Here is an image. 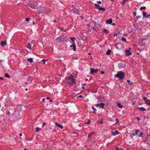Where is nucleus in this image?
Segmentation results:
<instances>
[{"label": "nucleus", "mask_w": 150, "mask_h": 150, "mask_svg": "<svg viewBox=\"0 0 150 150\" xmlns=\"http://www.w3.org/2000/svg\"><path fill=\"white\" fill-rule=\"evenodd\" d=\"M66 79L68 83L71 84V85L74 84L76 83L75 81V80L74 78V76L72 75H71L69 76Z\"/></svg>", "instance_id": "nucleus-1"}, {"label": "nucleus", "mask_w": 150, "mask_h": 150, "mask_svg": "<svg viewBox=\"0 0 150 150\" xmlns=\"http://www.w3.org/2000/svg\"><path fill=\"white\" fill-rule=\"evenodd\" d=\"M125 76V73L122 71L118 72L117 73L114 75L115 77H118L121 79H123Z\"/></svg>", "instance_id": "nucleus-2"}, {"label": "nucleus", "mask_w": 150, "mask_h": 150, "mask_svg": "<svg viewBox=\"0 0 150 150\" xmlns=\"http://www.w3.org/2000/svg\"><path fill=\"white\" fill-rule=\"evenodd\" d=\"M27 5L29 7L32 9H35V3L32 1L28 2L27 3Z\"/></svg>", "instance_id": "nucleus-3"}, {"label": "nucleus", "mask_w": 150, "mask_h": 150, "mask_svg": "<svg viewBox=\"0 0 150 150\" xmlns=\"http://www.w3.org/2000/svg\"><path fill=\"white\" fill-rule=\"evenodd\" d=\"M126 64L125 63H120L118 64V67L120 69H123L125 67Z\"/></svg>", "instance_id": "nucleus-4"}, {"label": "nucleus", "mask_w": 150, "mask_h": 150, "mask_svg": "<svg viewBox=\"0 0 150 150\" xmlns=\"http://www.w3.org/2000/svg\"><path fill=\"white\" fill-rule=\"evenodd\" d=\"M136 131V134L137 135H138V137H142L143 133L142 132H141L138 129H136L135 130Z\"/></svg>", "instance_id": "nucleus-5"}, {"label": "nucleus", "mask_w": 150, "mask_h": 150, "mask_svg": "<svg viewBox=\"0 0 150 150\" xmlns=\"http://www.w3.org/2000/svg\"><path fill=\"white\" fill-rule=\"evenodd\" d=\"M98 70L97 69H94L93 68L90 69V73L91 74H94L98 72Z\"/></svg>", "instance_id": "nucleus-6"}, {"label": "nucleus", "mask_w": 150, "mask_h": 150, "mask_svg": "<svg viewBox=\"0 0 150 150\" xmlns=\"http://www.w3.org/2000/svg\"><path fill=\"white\" fill-rule=\"evenodd\" d=\"M57 39L58 40V42H60L64 40V36L62 35L57 38Z\"/></svg>", "instance_id": "nucleus-7"}, {"label": "nucleus", "mask_w": 150, "mask_h": 150, "mask_svg": "<svg viewBox=\"0 0 150 150\" xmlns=\"http://www.w3.org/2000/svg\"><path fill=\"white\" fill-rule=\"evenodd\" d=\"M115 48L119 50L121 47V45L119 43H116L115 45Z\"/></svg>", "instance_id": "nucleus-8"}, {"label": "nucleus", "mask_w": 150, "mask_h": 150, "mask_svg": "<svg viewBox=\"0 0 150 150\" xmlns=\"http://www.w3.org/2000/svg\"><path fill=\"white\" fill-rule=\"evenodd\" d=\"M125 55L126 56L130 55L132 54V52L128 50H125Z\"/></svg>", "instance_id": "nucleus-9"}, {"label": "nucleus", "mask_w": 150, "mask_h": 150, "mask_svg": "<svg viewBox=\"0 0 150 150\" xmlns=\"http://www.w3.org/2000/svg\"><path fill=\"white\" fill-rule=\"evenodd\" d=\"M72 6L73 11L78 14L79 15V11L76 8H75L74 7H73V6Z\"/></svg>", "instance_id": "nucleus-10"}, {"label": "nucleus", "mask_w": 150, "mask_h": 150, "mask_svg": "<svg viewBox=\"0 0 150 150\" xmlns=\"http://www.w3.org/2000/svg\"><path fill=\"white\" fill-rule=\"evenodd\" d=\"M106 24H107L111 25L112 23V20L111 19L108 20L106 21Z\"/></svg>", "instance_id": "nucleus-11"}, {"label": "nucleus", "mask_w": 150, "mask_h": 150, "mask_svg": "<svg viewBox=\"0 0 150 150\" xmlns=\"http://www.w3.org/2000/svg\"><path fill=\"white\" fill-rule=\"evenodd\" d=\"M33 79V77L31 76H28L27 79V81H31Z\"/></svg>", "instance_id": "nucleus-12"}, {"label": "nucleus", "mask_w": 150, "mask_h": 150, "mask_svg": "<svg viewBox=\"0 0 150 150\" xmlns=\"http://www.w3.org/2000/svg\"><path fill=\"white\" fill-rule=\"evenodd\" d=\"M70 39L71 40V42H72V45L75 44V42L74 40H76V39L75 38H73L72 37H70Z\"/></svg>", "instance_id": "nucleus-13"}, {"label": "nucleus", "mask_w": 150, "mask_h": 150, "mask_svg": "<svg viewBox=\"0 0 150 150\" xmlns=\"http://www.w3.org/2000/svg\"><path fill=\"white\" fill-rule=\"evenodd\" d=\"M55 125L58 127L60 128L61 129H62L63 127V126L62 125L59 124L57 122H56Z\"/></svg>", "instance_id": "nucleus-14"}, {"label": "nucleus", "mask_w": 150, "mask_h": 150, "mask_svg": "<svg viewBox=\"0 0 150 150\" xmlns=\"http://www.w3.org/2000/svg\"><path fill=\"white\" fill-rule=\"evenodd\" d=\"M112 133L113 135L115 136L119 134V132L118 131L116 130L114 132L112 131Z\"/></svg>", "instance_id": "nucleus-15"}, {"label": "nucleus", "mask_w": 150, "mask_h": 150, "mask_svg": "<svg viewBox=\"0 0 150 150\" xmlns=\"http://www.w3.org/2000/svg\"><path fill=\"white\" fill-rule=\"evenodd\" d=\"M70 47H72V49L73 51H75L76 50V45H72L70 46Z\"/></svg>", "instance_id": "nucleus-16"}, {"label": "nucleus", "mask_w": 150, "mask_h": 150, "mask_svg": "<svg viewBox=\"0 0 150 150\" xmlns=\"http://www.w3.org/2000/svg\"><path fill=\"white\" fill-rule=\"evenodd\" d=\"M117 106H118L119 108H122L123 107V105H122L119 102H117Z\"/></svg>", "instance_id": "nucleus-17"}, {"label": "nucleus", "mask_w": 150, "mask_h": 150, "mask_svg": "<svg viewBox=\"0 0 150 150\" xmlns=\"http://www.w3.org/2000/svg\"><path fill=\"white\" fill-rule=\"evenodd\" d=\"M137 108L139 110H140L142 111H144L146 110V109L144 108L143 107H137Z\"/></svg>", "instance_id": "nucleus-18"}, {"label": "nucleus", "mask_w": 150, "mask_h": 150, "mask_svg": "<svg viewBox=\"0 0 150 150\" xmlns=\"http://www.w3.org/2000/svg\"><path fill=\"white\" fill-rule=\"evenodd\" d=\"M6 44V42L4 41H2L1 42V45L3 46Z\"/></svg>", "instance_id": "nucleus-19"}, {"label": "nucleus", "mask_w": 150, "mask_h": 150, "mask_svg": "<svg viewBox=\"0 0 150 150\" xmlns=\"http://www.w3.org/2000/svg\"><path fill=\"white\" fill-rule=\"evenodd\" d=\"M105 105V104H104L103 103H101L100 104V105L99 106L100 107L103 109L104 108V105Z\"/></svg>", "instance_id": "nucleus-20"}, {"label": "nucleus", "mask_w": 150, "mask_h": 150, "mask_svg": "<svg viewBox=\"0 0 150 150\" xmlns=\"http://www.w3.org/2000/svg\"><path fill=\"white\" fill-rule=\"evenodd\" d=\"M145 103L148 105H150V100L149 99H147L145 100Z\"/></svg>", "instance_id": "nucleus-21"}, {"label": "nucleus", "mask_w": 150, "mask_h": 150, "mask_svg": "<svg viewBox=\"0 0 150 150\" xmlns=\"http://www.w3.org/2000/svg\"><path fill=\"white\" fill-rule=\"evenodd\" d=\"M92 109L93 110V113L94 114H96V109L93 106L92 107Z\"/></svg>", "instance_id": "nucleus-22"}, {"label": "nucleus", "mask_w": 150, "mask_h": 150, "mask_svg": "<svg viewBox=\"0 0 150 150\" xmlns=\"http://www.w3.org/2000/svg\"><path fill=\"white\" fill-rule=\"evenodd\" d=\"M99 10H101V11H105V8H102L101 7H99L98 8V9Z\"/></svg>", "instance_id": "nucleus-23"}, {"label": "nucleus", "mask_w": 150, "mask_h": 150, "mask_svg": "<svg viewBox=\"0 0 150 150\" xmlns=\"http://www.w3.org/2000/svg\"><path fill=\"white\" fill-rule=\"evenodd\" d=\"M111 53V50H108L106 52V54L108 55H109Z\"/></svg>", "instance_id": "nucleus-24"}, {"label": "nucleus", "mask_w": 150, "mask_h": 150, "mask_svg": "<svg viewBox=\"0 0 150 150\" xmlns=\"http://www.w3.org/2000/svg\"><path fill=\"white\" fill-rule=\"evenodd\" d=\"M27 48L29 49L30 50H31V45L30 43L28 44V45L27 46Z\"/></svg>", "instance_id": "nucleus-25"}, {"label": "nucleus", "mask_w": 150, "mask_h": 150, "mask_svg": "<svg viewBox=\"0 0 150 150\" xmlns=\"http://www.w3.org/2000/svg\"><path fill=\"white\" fill-rule=\"evenodd\" d=\"M103 32L106 33H109V31L106 29H104L103 30Z\"/></svg>", "instance_id": "nucleus-26"}, {"label": "nucleus", "mask_w": 150, "mask_h": 150, "mask_svg": "<svg viewBox=\"0 0 150 150\" xmlns=\"http://www.w3.org/2000/svg\"><path fill=\"white\" fill-rule=\"evenodd\" d=\"M147 144L148 145H150V138H148L147 141Z\"/></svg>", "instance_id": "nucleus-27"}, {"label": "nucleus", "mask_w": 150, "mask_h": 150, "mask_svg": "<svg viewBox=\"0 0 150 150\" xmlns=\"http://www.w3.org/2000/svg\"><path fill=\"white\" fill-rule=\"evenodd\" d=\"M28 61L30 62V63H32L33 62V59L32 58H30L28 59Z\"/></svg>", "instance_id": "nucleus-28"}, {"label": "nucleus", "mask_w": 150, "mask_h": 150, "mask_svg": "<svg viewBox=\"0 0 150 150\" xmlns=\"http://www.w3.org/2000/svg\"><path fill=\"white\" fill-rule=\"evenodd\" d=\"M4 75H5V76L6 77H8V78H9L10 77V75H9L8 74V73L5 74Z\"/></svg>", "instance_id": "nucleus-29"}, {"label": "nucleus", "mask_w": 150, "mask_h": 150, "mask_svg": "<svg viewBox=\"0 0 150 150\" xmlns=\"http://www.w3.org/2000/svg\"><path fill=\"white\" fill-rule=\"evenodd\" d=\"M41 129L40 128H39L38 127H37L35 128V131L37 132H38L39 131L40 129Z\"/></svg>", "instance_id": "nucleus-30"}, {"label": "nucleus", "mask_w": 150, "mask_h": 150, "mask_svg": "<svg viewBox=\"0 0 150 150\" xmlns=\"http://www.w3.org/2000/svg\"><path fill=\"white\" fill-rule=\"evenodd\" d=\"M121 40L123 42H125L126 41V38L122 37L121 38Z\"/></svg>", "instance_id": "nucleus-31"}, {"label": "nucleus", "mask_w": 150, "mask_h": 150, "mask_svg": "<svg viewBox=\"0 0 150 150\" xmlns=\"http://www.w3.org/2000/svg\"><path fill=\"white\" fill-rule=\"evenodd\" d=\"M146 8V7L145 6H144V7H140V9L141 10H143V9H145Z\"/></svg>", "instance_id": "nucleus-32"}, {"label": "nucleus", "mask_w": 150, "mask_h": 150, "mask_svg": "<svg viewBox=\"0 0 150 150\" xmlns=\"http://www.w3.org/2000/svg\"><path fill=\"white\" fill-rule=\"evenodd\" d=\"M95 6L96 7V8L97 9H98V8L99 7H100V6L98 5H97L96 4H95Z\"/></svg>", "instance_id": "nucleus-33"}, {"label": "nucleus", "mask_w": 150, "mask_h": 150, "mask_svg": "<svg viewBox=\"0 0 150 150\" xmlns=\"http://www.w3.org/2000/svg\"><path fill=\"white\" fill-rule=\"evenodd\" d=\"M116 150H122V148H119L117 146L116 148Z\"/></svg>", "instance_id": "nucleus-34"}, {"label": "nucleus", "mask_w": 150, "mask_h": 150, "mask_svg": "<svg viewBox=\"0 0 150 150\" xmlns=\"http://www.w3.org/2000/svg\"><path fill=\"white\" fill-rule=\"evenodd\" d=\"M6 114L7 115H10V113L9 111L8 110H7L6 111Z\"/></svg>", "instance_id": "nucleus-35"}, {"label": "nucleus", "mask_w": 150, "mask_h": 150, "mask_svg": "<svg viewBox=\"0 0 150 150\" xmlns=\"http://www.w3.org/2000/svg\"><path fill=\"white\" fill-rule=\"evenodd\" d=\"M147 14V13L146 12H144V11L143 12V17H145V16H146V15Z\"/></svg>", "instance_id": "nucleus-36"}, {"label": "nucleus", "mask_w": 150, "mask_h": 150, "mask_svg": "<svg viewBox=\"0 0 150 150\" xmlns=\"http://www.w3.org/2000/svg\"><path fill=\"white\" fill-rule=\"evenodd\" d=\"M147 40V38H144L141 39V40L142 42H143L144 40Z\"/></svg>", "instance_id": "nucleus-37"}, {"label": "nucleus", "mask_w": 150, "mask_h": 150, "mask_svg": "<svg viewBox=\"0 0 150 150\" xmlns=\"http://www.w3.org/2000/svg\"><path fill=\"white\" fill-rule=\"evenodd\" d=\"M94 23V26H95L96 27V28L98 27V26L99 25V24H97L96 23Z\"/></svg>", "instance_id": "nucleus-38"}, {"label": "nucleus", "mask_w": 150, "mask_h": 150, "mask_svg": "<svg viewBox=\"0 0 150 150\" xmlns=\"http://www.w3.org/2000/svg\"><path fill=\"white\" fill-rule=\"evenodd\" d=\"M132 14L134 16H136V12L135 11L133 12Z\"/></svg>", "instance_id": "nucleus-39"}, {"label": "nucleus", "mask_w": 150, "mask_h": 150, "mask_svg": "<svg viewBox=\"0 0 150 150\" xmlns=\"http://www.w3.org/2000/svg\"><path fill=\"white\" fill-rule=\"evenodd\" d=\"M115 121L116 122V123H115V124H116L117 123H118V122H119V120L118 119H116Z\"/></svg>", "instance_id": "nucleus-40"}, {"label": "nucleus", "mask_w": 150, "mask_h": 150, "mask_svg": "<svg viewBox=\"0 0 150 150\" xmlns=\"http://www.w3.org/2000/svg\"><path fill=\"white\" fill-rule=\"evenodd\" d=\"M125 0H123V1H122V5H124L125 4Z\"/></svg>", "instance_id": "nucleus-41"}, {"label": "nucleus", "mask_w": 150, "mask_h": 150, "mask_svg": "<svg viewBox=\"0 0 150 150\" xmlns=\"http://www.w3.org/2000/svg\"><path fill=\"white\" fill-rule=\"evenodd\" d=\"M46 61V60L45 59H43L42 60V61L43 62V64H45V61Z\"/></svg>", "instance_id": "nucleus-42"}, {"label": "nucleus", "mask_w": 150, "mask_h": 150, "mask_svg": "<svg viewBox=\"0 0 150 150\" xmlns=\"http://www.w3.org/2000/svg\"><path fill=\"white\" fill-rule=\"evenodd\" d=\"M77 98H82V96L81 95H79V96H77Z\"/></svg>", "instance_id": "nucleus-43"}, {"label": "nucleus", "mask_w": 150, "mask_h": 150, "mask_svg": "<svg viewBox=\"0 0 150 150\" xmlns=\"http://www.w3.org/2000/svg\"><path fill=\"white\" fill-rule=\"evenodd\" d=\"M150 16V14H148L145 17L146 18H147Z\"/></svg>", "instance_id": "nucleus-44"}, {"label": "nucleus", "mask_w": 150, "mask_h": 150, "mask_svg": "<svg viewBox=\"0 0 150 150\" xmlns=\"http://www.w3.org/2000/svg\"><path fill=\"white\" fill-rule=\"evenodd\" d=\"M91 136H92V135L90 134H88V138H89L91 137Z\"/></svg>", "instance_id": "nucleus-45"}, {"label": "nucleus", "mask_w": 150, "mask_h": 150, "mask_svg": "<svg viewBox=\"0 0 150 150\" xmlns=\"http://www.w3.org/2000/svg\"><path fill=\"white\" fill-rule=\"evenodd\" d=\"M136 119L138 120H140V118L139 117H136Z\"/></svg>", "instance_id": "nucleus-46"}, {"label": "nucleus", "mask_w": 150, "mask_h": 150, "mask_svg": "<svg viewBox=\"0 0 150 150\" xmlns=\"http://www.w3.org/2000/svg\"><path fill=\"white\" fill-rule=\"evenodd\" d=\"M90 120H89L87 121V122L86 123V124H88L90 123Z\"/></svg>", "instance_id": "nucleus-47"}, {"label": "nucleus", "mask_w": 150, "mask_h": 150, "mask_svg": "<svg viewBox=\"0 0 150 150\" xmlns=\"http://www.w3.org/2000/svg\"><path fill=\"white\" fill-rule=\"evenodd\" d=\"M25 20L27 22L28 21H29V19L28 18H26Z\"/></svg>", "instance_id": "nucleus-48"}, {"label": "nucleus", "mask_w": 150, "mask_h": 150, "mask_svg": "<svg viewBox=\"0 0 150 150\" xmlns=\"http://www.w3.org/2000/svg\"><path fill=\"white\" fill-rule=\"evenodd\" d=\"M141 16H137V18H137V19H138L139 18H141Z\"/></svg>", "instance_id": "nucleus-49"}, {"label": "nucleus", "mask_w": 150, "mask_h": 150, "mask_svg": "<svg viewBox=\"0 0 150 150\" xmlns=\"http://www.w3.org/2000/svg\"><path fill=\"white\" fill-rule=\"evenodd\" d=\"M100 105V104L98 103L97 104H96V106L97 107H98V106H99Z\"/></svg>", "instance_id": "nucleus-50"}, {"label": "nucleus", "mask_w": 150, "mask_h": 150, "mask_svg": "<svg viewBox=\"0 0 150 150\" xmlns=\"http://www.w3.org/2000/svg\"><path fill=\"white\" fill-rule=\"evenodd\" d=\"M133 136H136V132H135L134 133H133Z\"/></svg>", "instance_id": "nucleus-51"}, {"label": "nucleus", "mask_w": 150, "mask_h": 150, "mask_svg": "<svg viewBox=\"0 0 150 150\" xmlns=\"http://www.w3.org/2000/svg\"><path fill=\"white\" fill-rule=\"evenodd\" d=\"M146 97H144L143 98V99L144 100H146Z\"/></svg>", "instance_id": "nucleus-52"}, {"label": "nucleus", "mask_w": 150, "mask_h": 150, "mask_svg": "<svg viewBox=\"0 0 150 150\" xmlns=\"http://www.w3.org/2000/svg\"><path fill=\"white\" fill-rule=\"evenodd\" d=\"M97 2L98 3V4H100L101 3V2L100 1H97Z\"/></svg>", "instance_id": "nucleus-53"}, {"label": "nucleus", "mask_w": 150, "mask_h": 150, "mask_svg": "<svg viewBox=\"0 0 150 150\" xmlns=\"http://www.w3.org/2000/svg\"><path fill=\"white\" fill-rule=\"evenodd\" d=\"M73 59H78V58L76 57H74L73 58Z\"/></svg>", "instance_id": "nucleus-54"}, {"label": "nucleus", "mask_w": 150, "mask_h": 150, "mask_svg": "<svg viewBox=\"0 0 150 150\" xmlns=\"http://www.w3.org/2000/svg\"><path fill=\"white\" fill-rule=\"evenodd\" d=\"M42 124H43V125H42L43 126H45V125H46V123L45 122H43V123Z\"/></svg>", "instance_id": "nucleus-55"}, {"label": "nucleus", "mask_w": 150, "mask_h": 150, "mask_svg": "<svg viewBox=\"0 0 150 150\" xmlns=\"http://www.w3.org/2000/svg\"><path fill=\"white\" fill-rule=\"evenodd\" d=\"M95 134V132H92L90 133V134H91V135L93 134Z\"/></svg>", "instance_id": "nucleus-56"}, {"label": "nucleus", "mask_w": 150, "mask_h": 150, "mask_svg": "<svg viewBox=\"0 0 150 150\" xmlns=\"http://www.w3.org/2000/svg\"><path fill=\"white\" fill-rule=\"evenodd\" d=\"M100 123L102 124L103 123V121H102V120H101L100 121Z\"/></svg>", "instance_id": "nucleus-57"}, {"label": "nucleus", "mask_w": 150, "mask_h": 150, "mask_svg": "<svg viewBox=\"0 0 150 150\" xmlns=\"http://www.w3.org/2000/svg\"><path fill=\"white\" fill-rule=\"evenodd\" d=\"M100 73L101 74H104V72L103 71H101Z\"/></svg>", "instance_id": "nucleus-58"}, {"label": "nucleus", "mask_w": 150, "mask_h": 150, "mask_svg": "<svg viewBox=\"0 0 150 150\" xmlns=\"http://www.w3.org/2000/svg\"><path fill=\"white\" fill-rule=\"evenodd\" d=\"M4 79V78L1 77H0V79L1 80H3Z\"/></svg>", "instance_id": "nucleus-59"}, {"label": "nucleus", "mask_w": 150, "mask_h": 150, "mask_svg": "<svg viewBox=\"0 0 150 150\" xmlns=\"http://www.w3.org/2000/svg\"><path fill=\"white\" fill-rule=\"evenodd\" d=\"M95 30H98V28H95Z\"/></svg>", "instance_id": "nucleus-60"}, {"label": "nucleus", "mask_w": 150, "mask_h": 150, "mask_svg": "<svg viewBox=\"0 0 150 150\" xmlns=\"http://www.w3.org/2000/svg\"><path fill=\"white\" fill-rule=\"evenodd\" d=\"M117 34L116 33L114 34V36H116L117 35Z\"/></svg>", "instance_id": "nucleus-61"}, {"label": "nucleus", "mask_w": 150, "mask_h": 150, "mask_svg": "<svg viewBox=\"0 0 150 150\" xmlns=\"http://www.w3.org/2000/svg\"><path fill=\"white\" fill-rule=\"evenodd\" d=\"M50 98L49 97H47L46 99H49Z\"/></svg>", "instance_id": "nucleus-62"}, {"label": "nucleus", "mask_w": 150, "mask_h": 150, "mask_svg": "<svg viewBox=\"0 0 150 150\" xmlns=\"http://www.w3.org/2000/svg\"><path fill=\"white\" fill-rule=\"evenodd\" d=\"M147 137H150V134H148L147 135Z\"/></svg>", "instance_id": "nucleus-63"}, {"label": "nucleus", "mask_w": 150, "mask_h": 150, "mask_svg": "<svg viewBox=\"0 0 150 150\" xmlns=\"http://www.w3.org/2000/svg\"><path fill=\"white\" fill-rule=\"evenodd\" d=\"M19 136H22V134L21 133H20L19 134Z\"/></svg>", "instance_id": "nucleus-64"}]
</instances>
